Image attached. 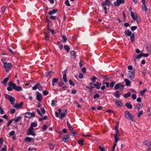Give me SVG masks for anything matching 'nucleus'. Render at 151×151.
<instances>
[{
  "mask_svg": "<svg viewBox=\"0 0 151 151\" xmlns=\"http://www.w3.org/2000/svg\"><path fill=\"white\" fill-rule=\"evenodd\" d=\"M9 80V78L8 77H6L5 78L3 81V83L4 85H5L6 84L7 82Z\"/></svg>",
  "mask_w": 151,
  "mask_h": 151,
  "instance_id": "obj_31",
  "label": "nucleus"
},
{
  "mask_svg": "<svg viewBox=\"0 0 151 151\" xmlns=\"http://www.w3.org/2000/svg\"><path fill=\"white\" fill-rule=\"evenodd\" d=\"M99 149L101 151H104L105 150L104 146L102 145L99 146Z\"/></svg>",
  "mask_w": 151,
  "mask_h": 151,
  "instance_id": "obj_44",
  "label": "nucleus"
},
{
  "mask_svg": "<svg viewBox=\"0 0 151 151\" xmlns=\"http://www.w3.org/2000/svg\"><path fill=\"white\" fill-rule=\"evenodd\" d=\"M125 2L124 0H116L114 2V5L116 6H119L121 3L124 4Z\"/></svg>",
  "mask_w": 151,
  "mask_h": 151,
  "instance_id": "obj_8",
  "label": "nucleus"
},
{
  "mask_svg": "<svg viewBox=\"0 0 151 151\" xmlns=\"http://www.w3.org/2000/svg\"><path fill=\"white\" fill-rule=\"evenodd\" d=\"M100 96V95H99L98 94H96L95 95H94V97H93V98L94 99H96V98H99V97Z\"/></svg>",
  "mask_w": 151,
  "mask_h": 151,
  "instance_id": "obj_64",
  "label": "nucleus"
},
{
  "mask_svg": "<svg viewBox=\"0 0 151 151\" xmlns=\"http://www.w3.org/2000/svg\"><path fill=\"white\" fill-rule=\"evenodd\" d=\"M136 20L137 22V23L140 22V20L137 15H136Z\"/></svg>",
  "mask_w": 151,
  "mask_h": 151,
  "instance_id": "obj_61",
  "label": "nucleus"
},
{
  "mask_svg": "<svg viewBox=\"0 0 151 151\" xmlns=\"http://www.w3.org/2000/svg\"><path fill=\"white\" fill-rule=\"evenodd\" d=\"M47 128V126L46 125H44L42 127V129L44 131Z\"/></svg>",
  "mask_w": 151,
  "mask_h": 151,
  "instance_id": "obj_54",
  "label": "nucleus"
},
{
  "mask_svg": "<svg viewBox=\"0 0 151 151\" xmlns=\"http://www.w3.org/2000/svg\"><path fill=\"white\" fill-rule=\"evenodd\" d=\"M23 104V102H21L19 104H16L13 106V107L15 109L21 108Z\"/></svg>",
  "mask_w": 151,
  "mask_h": 151,
  "instance_id": "obj_9",
  "label": "nucleus"
},
{
  "mask_svg": "<svg viewBox=\"0 0 151 151\" xmlns=\"http://www.w3.org/2000/svg\"><path fill=\"white\" fill-rule=\"evenodd\" d=\"M143 111L142 110L140 111L137 114V116L138 117H140L141 115L143 114Z\"/></svg>",
  "mask_w": 151,
  "mask_h": 151,
  "instance_id": "obj_40",
  "label": "nucleus"
},
{
  "mask_svg": "<svg viewBox=\"0 0 151 151\" xmlns=\"http://www.w3.org/2000/svg\"><path fill=\"white\" fill-rule=\"evenodd\" d=\"M40 85V83L39 82H38L34 86L32 87V89L33 90H36L37 88Z\"/></svg>",
  "mask_w": 151,
  "mask_h": 151,
  "instance_id": "obj_23",
  "label": "nucleus"
},
{
  "mask_svg": "<svg viewBox=\"0 0 151 151\" xmlns=\"http://www.w3.org/2000/svg\"><path fill=\"white\" fill-rule=\"evenodd\" d=\"M131 16L134 20H136V16H135L134 13L133 12H131Z\"/></svg>",
  "mask_w": 151,
  "mask_h": 151,
  "instance_id": "obj_29",
  "label": "nucleus"
},
{
  "mask_svg": "<svg viewBox=\"0 0 151 151\" xmlns=\"http://www.w3.org/2000/svg\"><path fill=\"white\" fill-rule=\"evenodd\" d=\"M142 9L143 10L145 11L147 13H148V11L147 7L146 6L145 4H144V5H142Z\"/></svg>",
  "mask_w": 151,
  "mask_h": 151,
  "instance_id": "obj_16",
  "label": "nucleus"
},
{
  "mask_svg": "<svg viewBox=\"0 0 151 151\" xmlns=\"http://www.w3.org/2000/svg\"><path fill=\"white\" fill-rule=\"evenodd\" d=\"M57 11V9H53L52 11L49 12L48 13V14L49 15H51L56 13Z\"/></svg>",
  "mask_w": 151,
  "mask_h": 151,
  "instance_id": "obj_22",
  "label": "nucleus"
},
{
  "mask_svg": "<svg viewBox=\"0 0 151 151\" xmlns=\"http://www.w3.org/2000/svg\"><path fill=\"white\" fill-rule=\"evenodd\" d=\"M65 4L68 6H70V4H69V1L68 0H67L65 2Z\"/></svg>",
  "mask_w": 151,
  "mask_h": 151,
  "instance_id": "obj_50",
  "label": "nucleus"
},
{
  "mask_svg": "<svg viewBox=\"0 0 151 151\" xmlns=\"http://www.w3.org/2000/svg\"><path fill=\"white\" fill-rule=\"evenodd\" d=\"M13 121L12 119H11L10 120L9 122H8L7 124V126L8 127H9L12 123Z\"/></svg>",
  "mask_w": 151,
  "mask_h": 151,
  "instance_id": "obj_56",
  "label": "nucleus"
},
{
  "mask_svg": "<svg viewBox=\"0 0 151 151\" xmlns=\"http://www.w3.org/2000/svg\"><path fill=\"white\" fill-rule=\"evenodd\" d=\"M25 140L28 142H29L32 141V138L29 137H27L25 139Z\"/></svg>",
  "mask_w": 151,
  "mask_h": 151,
  "instance_id": "obj_41",
  "label": "nucleus"
},
{
  "mask_svg": "<svg viewBox=\"0 0 151 151\" xmlns=\"http://www.w3.org/2000/svg\"><path fill=\"white\" fill-rule=\"evenodd\" d=\"M4 67L5 68V70L7 72L9 69L12 66V64L10 63H3Z\"/></svg>",
  "mask_w": 151,
  "mask_h": 151,
  "instance_id": "obj_2",
  "label": "nucleus"
},
{
  "mask_svg": "<svg viewBox=\"0 0 151 151\" xmlns=\"http://www.w3.org/2000/svg\"><path fill=\"white\" fill-rule=\"evenodd\" d=\"M6 96L7 99L10 101L11 103L12 104H14L15 100V99L11 96L9 95L8 94H6Z\"/></svg>",
  "mask_w": 151,
  "mask_h": 151,
  "instance_id": "obj_3",
  "label": "nucleus"
},
{
  "mask_svg": "<svg viewBox=\"0 0 151 151\" xmlns=\"http://www.w3.org/2000/svg\"><path fill=\"white\" fill-rule=\"evenodd\" d=\"M126 106L129 109H131L132 107V105L130 103H127L126 104Z\"/></svg>",
  "mask_w": 151,
  "mask_h": 151,
  "instance_id": "obj_26",
  "label": "nucleus"
},
{
  "mask_svg": "<svg viewBox=\"0 0 151 151\" xmlns=\"http://www.w3.org/2000/svg\"><path fill=\"white\" fill-rule=\"evenodd\" d=\"M33 128L30 127L27 130V135H32L34 136L35 134V133L33 131Z\"/></svg>",
  "mask_w": 151,
  "mask_h": 151,
  "instance_id": "obj_4",
  "label": "nucleus"
},
{
  "mask_svg": "<svg viewBox=\"0 0 151 151\" xmlns=\"http://www.w3.org/2000/svg\"><path fill=\"white\" fill-rule=\"evenodd\" d=\"M69 138L70 137L69 135H66L63 138L62 140L65 142H66Z\"/></svg>",
  "mask_w": 151,
  "mask_h": 151,
  "instance_id": "obj_19",
  "label": "nucleus"
},
{
  "mask_svg": "<svg viewBox=\"0 0 151 151\" xmlns=\"http://www.w3.org/2000/svg\"><path fill=\"white\" fill-rule=\"evenodd\" d=\"M137 96L135 94H133L132 95V98L133 99H136Z\"/></svg>",
  "mask_w": 151,
  "mask_h": 151,
  "instance_id": "obj_55",
  "label": "nucleus"
},
{
  "mask_svg": "<svg viewBox=\"0 0 151 151\" xmlns=\"http://www.w3.org/2000/svg\"><path fill=\"white\" fill-rule=\"evenodd\" d=\"M143 106V104L142 103L138 104L136 106L137 109H141Z\"/></svg>",
  "mask_w": 151,
  "mask_h": 151,
  "instance_id": "obj_21",
  "label": "nucleus"
},
{
  "mask_svg": "<svg viewBox=\"0 0 151 151\" xmlns=\"http://www.w3.org/2000/svg\"><path fill=\"white\" fill-rule=\"evenodd\" d=\"M21 117L20 116H19L17 117L16 118H15L13 119V120L16 122H19V121L21 119Z\"/></svg>",
  "mask_w": 151,
  "mask_h": 151,
  "instance_id": "obj_36",
  "label": "nucleus"
},
{
  "mask_svg": "<svg viewBox=\"0 0 151 151\" xmlns=\"http://www.w3.org/2000/svg\"><path fill=\"white\" fill-rule=\"evenodd\" d=\"M115 84V82H112L111 83L110 85V87L113 88L114 85Z\"/></svg>",
  "mask_w": 151,
  "mask_h": 151,
  "instance_id": "obj_60",
  "label": "nucleus"
},
{
  "mask_svg": "<svg viewBox=\"0 0 151 151\" xmlns=\"http://www.w3.org/2000/svg\"><path fill=\"white\" fill-rule=\"evenodd\" d=\"M37 123L36 122H34L32 123L30 125L31 127L33 128V127H37Z\"/></svg>",
  "mask_w": 151,
  "mask_h": 151,
  "instance_id": "obj_28",
  "label": "nucleus"
},
{
  "mask_svg": "<svg viewBox=\"0 0 151 151\" xmlns=\"http://www.w3.org/2000/svg\"><path fill=\"white\" fill-rule=\"evenodd\" d=\"M135 75V73L134 71H128V77L130 80H133Z\"/></svg>",
  "mask_w": 151,
  "mask_h": 151,
  "instance_id": "obj_6",
  "label": "nucleus"
},
{
  "mask_svg": "<svg viewBox=\"0 0 151 151\" xmlns=\"http://www.w3.org/2000/svg\"><path fill=\"white\" fill-rule=\"evenodd\" d=\"M63 78L65 82H66L67 81L66 74H64L63 75Z\"/></svg>",
  "mask_w": 151,
  "mask_h": 151,
  "instance_id": "obj_39",
  "label": "nucleus"
},
{
  "mask_svg": "<svg viewBox=\"0 0 151 151\" xmlns=\"http://www.w3.org/2000/svg\"><path fill=\"white\" fill-rule=\"evenodd\" d=\"M69 82L70 83V84L72 86H74L75 85V84L74 83L72 82V81L70 79L69 80Z\"/></svg>",
  "mask_w": 151,
  "mask_h": 151,
  "instance_id": "obj_53",
  "label": "nucleus"
},
{
  "mask_svg": "<svg viewBox=\"0 0 151 151\" xmlns=\"http://www.w3.org/2000/svg\"><path fill=\"white\" fill-rule=\"evenodd\" d=\"M70 54L71 55L73 56V58H76L75 53L74 51H70Z\"/></svg>",
  "mask_w": 151,
  "mask_h": 151,
  "instance_id": "obj_38",
  "label": "nucleus"
},
{
  "mask_svg": "<svg viewBox=\"0 0 151 151\" xmlns=\"http://www.w3.org/2000/svg\"><path fill=\"white\" fill-rule=\"evenodd\" d=\"M124 114L125 117L128 119H129L132 121H134V116L130 114L128 111L126 110L124 112Z\"/></svg>",
  "mask_w": 151,
  "mask_h": 151,
  "instance_id": "obj_1",
  "label": "nucleus"
},
{
  "mask_svg": "<svg viewBox=\"0 0 151 151\" xmlns=\"http://www.w3.org/2000/svg\"><path fill=\"white\" fill-rule=\"evenodd\" d=\"M137 27L136 26H132L131 28V29L132 30H135L137 29Z\"/></svg>",
  "mask_w": 151,
  "mask_h": 151,
  "instance_id": "obj_57",
  "label": "nucleus"
},
{
  "mask_svg": "<svg viewBox=\"0 0 151 151\" xmlns=\"http://www.w3.org/2000/svg\"><path fill=\"white\" fill-rule=\"evenodd\" d=\"M84 142V140L83 139H80L79 140L78 142V144L81 145H83Z\"/></svg>",
  "mask_w": 151,
  "mask_h": 151,
  "instance_id": "obj_32",
  "label": "nucleus"
},
{
  "mask_svg": "<svg viewBox=\"0 0 151 151\" xmlns=\"http://www.w3.org/2000/svg\"><path fill=\"white\" fill-rule=\"evenodd\" d=\"M120 88L121 90H123L124 89V86L121 83H119L116 84L114 87L115 89H117Z\"/></svg>",
  "mask_w": 151,
  "mask_h": 151,
  "instance_id": "obj_5",
  "label": "nucleus"
},
{
  "mask_svg": "<svg viewBox=\"0 0 151 151\" xmlns=\"http://www.w3.org/2000/svg\"><path fill=\"white\" fill-rule=\"evenodd\" d=\"M13 89L18 91H21L22 90V88L21 87L19 86H17L15 84H13Z\"/></svg>",
  "mask_w": 151,
  "mask_h": 151,
  "instance_id": "obj_11",
  "label": "nucleus"
},
{
  "mask_svg": "<svg viewBox=\"0 0 151 151\" xmlns=\"http://www.w3.org/2000/svg\"><path fill=\"white\" fill-rule=\"evenodd\" d=\"M15 133V132L14 131H12L10 132L9 135L10 136H12Z\"/></svg>",
  "mask_w": 151,
  "mask_h": 151,
  "instance_id": "obj_58",
  "label": "nucleus"
},
{
  "mask_svg": "<svg viewBox=\"0 0 151 151\" xmlns=\"http://www.w3.org/2000/svg\"><path fill=\"white\" fill-rule=\"evenodd\" d=\"M36 111H37V112L38 114L41 117L43 116L41 114L40 111L39 110V109H37L36 110Z\"/></svg>",
  "mask_w": 151,
  "mask_h": 151,
  "instance_id": "obj_49",
  "label": "nucleus"
},
{
  "mask_svg": "<svg viewBox=\"0 0 151 151\" xmlns=\"http://www.w3.org/2000/svg\"><path fill=\"white\" fill-rule=\"evenodd\" d=\"M94 86H86V88L87 89H88V91L89 92H92L93 91V88H94Z\"/></svg>",
  "mask_w": 151,
  "mask_h": 151,
  "instance_id": "obj_15",
  "label": "nucleus"
},
{
  "mask_svg": "<svg viewBox=\"0 0 151 151\" xmlns=\"http://www.w3.org/2000/svg\"><path fill=\"white\" fill-rule=\"evenodd\" d=\"M45 40H49V36L47 35V34H45Z\"/></svg>",
  "mask_w": 151,
  "mask_h": 151,
  "instance_id": "obj_45",
  "label": "nucleus"
},
{
  "mask_svg": "<svg viewBox=\"0 0 151 151\" xmlns=\"http://www.w3.org/2000/svg\"><path fill=\"white\" fill-rule=\"evenodd\" d=\"M101 84L98 82L95 83L94 87L98 89H99L101 86Z\"/></svg>",
  "mask_w": 151,
  "mask_h": 151,
  "instance_id": "obj_13",
  "label": "nucleus"
},
{
  "mask_svg": "<svg viewBox=\"0 0 151 151\" xmlns=\"http://www.w3.org/2000/svg\"><path fill=\"white\" fill-rule=\"evenodd\" d=\"M57 102L56 101H55L54 100H52V102L51 103V105L52 106H54V105Z\"/></svg>",
  "mask_w": 151,
  "mask_h": 151,
  "instance_id": "obj_46",
  "label": "nucleus"
},
{
  "mask_svg": "<svg viewBox=\"0 0 151 151\" xmlns=\"http://www.w3.org/2000/svg\"><path fill=\"white\" fill-rule=\"evenodd\" d=\"M15 111V110L14 109H11L10 111V112L11 114H14Z\"/></svg>",
  "mask_w": 151,
  "mask_h": 151,
  "instance_id": "obj_63",
  "label": "nucleus"
},
{
  "mask_svg": "<svg viewBox=\"0 0 151 151\" xmlns=\"http://www.w3.org/2000/svg\"><path fill=\"white\" fill-rule=\"evenodd\" d=\"M64 48L65 49L67 50L68 52L70 50V48L68 45H66L64 46Z\"/></svg>",
  "mask_w": 151,
  "mask_h": 151,
  "instance_id": "obj_34",
  "label": "nucleus"
},
{
  "mask_svg": "<svg viewBox=\"0 0 151 151\" xmlns=\"http://www.w3.org/2000/svg\"><path fill=\"white\" fill-rule=\"evenodd\" d=\"M7 150V147L6 145H5L4 146V147H3L1 150V151H6Z\"/></svg>",
  "mask_w": 151,
  "mask_h": 151,
  "instance_id": "obj_43",
  "label": "nucleus"
},
{
  "mask_svg": "<svg viewBox=\"0 0 151 151\" xmlns=\"http://www.w3.org/2000/svg\"><path fill=\"white\" fill-rule=\"evenodd\" d=\"M66 115V114L65 112L63 113L62 112L61 114L60 118L63 119L64 117H65Z\"/></svg>",
  "mask_w": 151,
  "mask_h": 151,
  "instance_id": "obj_37",
  "label": "nucleus"
},
{
  "mask_svg": "<svg viewBox=\"0 0 151 151\" xmlns=\"http://www.w3.org/2000/svg\"><path fill=\"white\" fill-rule=\"evenodd\" d=\"M131 95V93L130 92H128L127 93H125L124 95V96L125 98H127L130 96Z\"/></svg>",
  "mask_w": 151,
  "mask_h": 151,
  "instance_id": "obj_27",
  "label": "nucleus"
},
{
  "mask_svg": "<svg viewBox=\"0 0 151 151\" xmlns=\"http://www.w3.org/2000/svg\"><path fill=\"white\" fill-rule=\"evenodd\" d=\"M62 37L64 42H66L67 41V39L65 36L63 35Z\"/></svg>",
  "mask_w": 151,
  "mask_h": 151,
  "instance_id": "obj_48",
  "label": "nucleus"
},
{
  "mask_svg": "<svg viewBox=\"0 0 151 151\" xmlns=\"http://www.w3.org/2000/svg\"><path fill=\"white\" fill-rule=\"evenodd\" d=\"M24 116L26 118H30L31 117H34L35 114L33 113L27 112L24 114Z\"/></svg>",
  "mask_w": 151,
  "mask_h": 151,
  "instance_id": "obj_7",
  "label": "nucleus"
},
{
  "mask_svg": "<svg viewBox=\"0 0 151 151\" xmlns=\"http://www.w3.org/2000/svg\"><path fill=\"white\" fill-rule=\"evenodd\" d=\"M59 85L60 87H62V89L64 90H66L67 87V86L63 82L61 84H60Z\"/></svg>",
  "mask_w": 151,
  "mask_h": 151,
  "instance_id": "obj_18",
  "label": "nucleus"
},
{
  "mask_svg": "<svg viewBox=\"0 0 151 151\" xmlns=\"http://www.w3.org/2000/svg\"><path fill=\"white\" fill-rule=\"evenodd\" d=\"M105 3L107 6H109L110 5V2L109 0H106Z\"/></svg>",
  "mask_w": 151,
  "mask_h": 151,
  "instance_id": "obj_47",
  "label": "nucleus"
},
{
  "mask_svg": "<svg viewBox=\"0 0 151 151\" xmlns=\"http://www.w3.org/2000/svg\"><path fill=\"white\" fill-rule=\"evenodd\" d=\"M58 81V80L57 78H54L52 81V84L53 86H54L55 84V83H57Z\"/></svg>",
  "mask_w": 151,
  "mask_h": 151,
  "instance_id": "obj_30",
  "label": "nucleus"
},
{
  "mask_svg": "<svg viewBox=\"0 0 151 151\" xmlns=\"http://www.w3.org/2000/svg\"><path fill=\"white\" fill-rule=\"evenodd\" d=\"M115 104L118 107H122L123 106V104L121 100H118L117 99L115 100Z\"/></svg>",
  "mask_w": 151,
  "mask_h": 151,
  "instance_id": "obj_12",
  "label": "nucleus"
},
{
  "mask_svg": "<svg viewBox=\"0 0 151 151\" xmlns=\"http://www.w3.org/2000/svg\"><path fill=\"white\" fill-rule=\"evenodd\" d=\"M36 94L37 100L39 101H40L42 99V94L37 91L36 92Z\"/></svg>",
  "mask_w": 151,
  "mask_h": 151,
  "instance_id": "obj_10",
  "label": "nucleus"
},
{
  "mask_svg": "<svg viewBox=\"0 0 151 151\" xmlns=\"http://www.w3.org/2000/svg\"><path fill=\"white\" fill-rule=\"evenodd\" d=\"M127 86H130L131 84V83L127 79H125L124 81Z\"/></svg>",
  "mask_w": 151,
  "mask_h": 151,
  "instance_id": "obj_25",
  "label": "nucleus"
},
{
  "mask_svg": "<svg viewBox=\"0 0 151 151\" xmlns=\"http://www.w3.org/2000/svg\"><path fill=\"white\" fill-rule=\"evenodd\" d=\"M142 57V55L141 53V54L138 55L136 56V58L137 59H140Z\"/></svg>",
  "mask_w": 151,
  "mask_h": 151,
  "instance_id": "obj_59",
  "label": "nucleus"
},
{
  "mask_svg": "<svg viewBox=\"0 0 151 151\" xmlns=\"http://www.w3.org/2000/svg\"><path fill=\"white\" fill-rule=\"evenodd\" d=\"M144 144L145 145H146L147 146H151V142L149 140H146L144 142Z\"/></svg>",
  "mask_w": 151,
  "mask_h": 151,
  "instance_id": "obj_20",
  "label": "nucleus"
},
{
  "mask_svg": "<svg viewBox=\"0 0 151 151\" xmlns=\"http://www.w3.org/2000/svg\"><path fill=\"white\" fill-rule=\"evenodd\" d=\"M130 39L132 42H133L134 41V34H132L130 36Z\"/></svg>",
  "mask_w": 151,
  "mask_h": 151,
  "instance_id": "obj_35",
  "label": "nucleus"
},
{
  "mask_svg": "<svg viewBox=\"0 0 151 151\" xmlns=\"http://www.w3.org/2000/svg\"><path fill=\"white\" fill-rule=\"evenodd\" d=\"M125 33L126 35L129 36H130L132 35V32L130 31V30L129 29L125 31Z\"/></svg>",
  "mask_w": 151,
  "mask_h": 151,
  "instance_id": "obj_17",
  "label": "nucleus"
},
{
  "mask_svg": "<svg viewBox=\"0 0 151 151\" xmlns=\"http://www.w3.org/2000/svg\"><path fill=\"white\" fill-rule=\"evenodd\" d=\"M121 95V93L119 91H116L114 93V96L117 98H119V95Z\"/></svg>",
  "mask_w": 151,
  "mask_h": 151,
  "instance_id": "obj_24",
  "label": "nucleus"
},
{
  "mask_svg": "<svg viewBox=\"0 0 151 151\" xmlns=\"http://www.w3.org/2000/svg\"><path fill=\"white\" fill-rule=\"evenodd\" d=\"M94 86H86V88L87 89H88V91L89 92H92L93 91V88H94Z\"/></svg>",
  "mask_w": 151,
  "mask_h": 151,
  "instance_id": "obj_14",
  "label": "nucleus"
},
{
  "mask_svg": "<svg viewBox=\"0 0 151 151\" xmlns=\"http://www.w3.org/2000/svg\"><path fill=\"white\" fill-rule=\"evenodd\" d=\"M43 93L44 95L46 96L48 95V92L46 91L45 90L43 91Z\"/></svg>",
  "mask_w": 151,
  "mask_h": 151,
  "instance_id": "obj_62",
  "label": "nucleus"
},
{
  "mask_svg": "<svg viewBox=\"0 0 151 151\" xmlns=\"http://www.w3.org/2000/svg\"><path fill=\"white\" fill-rule=\"evenodd\" d=\"M142 57H147L149 55V54L148 53H145V54L144 53H141Z\"/></svg>",
  "mask_w": 151,
  "mask_h": 151,
  "instance_id": "obj_51",
  "label": "nucleus"
},
{
  "mask_svg": "<svg viewBox=\"0 0 151 151\" xmlns=\"http://www.w3.org/2000/svg\"><path fill=\"white\" fill-rule=\"evenodd\" d=\"M146 91L147 89H145L140 91V94L142 96H143L144 93Z\"/></svg>",
  "mask_w": 151,
  "mask_h": 151,
  "instance_id": "obj_33",
  "label": "nucleus"
},
{
  "mask_svg": "<svg viewBox=\"0 0 151 151\" xmlns=\"http://www.w3.org/2000/svg\"><path fill=\"white\" fill-rule=\"evenodd\" d=\"M96 79H97V78L95 76H93L92 78L91 79V80L92 81L93 83H95Z\"/></svg>",
  "mask_w": 151,
  "mask_h": 151,
  "instance_id": "obj_42",
  "label": "nucleus"
},
{
  "mask_svg": "<svg viewBox=\"0 0 151 151\" xmlns=\"http://www.w3.org/2000/svg\"><path fill=\"white\" fill-rule=\"evenodd\" d=\"M14 83H13V82L12 81H10L9 82V83H8V85L9 86V87H12H12L13 86V84H14Z\"/></svg>",
  "mask_w": 151,
  "mask_h": 151,
  "instance_id": "obj_52",
  "label": "nucleus"
}]
</instances>
